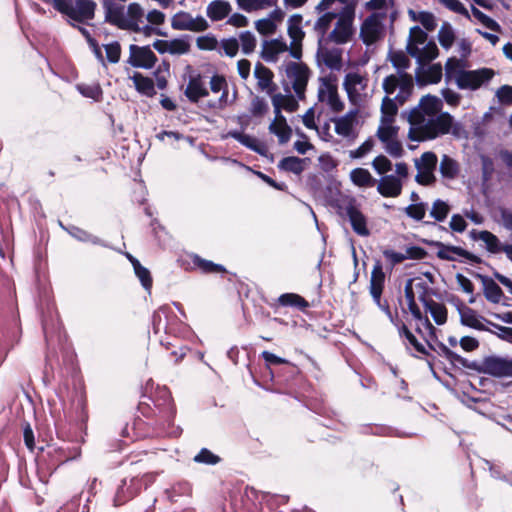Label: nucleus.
I'll return each mask as SVG.
<instances>
[{"label":"nucleus","mask_w":512,"mask_h":512,"mask_svg":"<svg viewBox=\"0 0 512 512\" xmlns=\"http://www.w3.org/2000/svg\"><path fill=\"white\" fill-rule=\"evenodd\" d=\"M317 97L319 102L326 103L335 113H339L344 109V103L338 95L337 85L330 78H320Z\"/></svg>","instance_id":"12"},{"label":"nucleus","mask_w":512,"mask_h":512,"mask_svg":"<svg viewBox=\"0 0 512 512\" xmlns=\"http://www.w3.org/2000/svg\"><path fill=\"white\" fill-rule=\"evenodd\" d=\"M321 15L318 17V19L315 21L313 25V30L317 35L318 38V44L322 45L325 44L329 30L333 24L334 21L338 18V12H332V11H324L320 13Z\"/></svg>","instance_id":"21"},{"label":"nucleus","mask_w":512,"mask_h":512,"mask_svg":"<svg viewBox=\"0 0 512 512\" xmlns=\"http://www.w3.org/2000/svg\"><path fill=\"white\" fill-rule=\"evenodd\" d=\"M383 33V24L378 14L368 16L360 28V38L366 45L378 41Z\"/></svg>","instance_id":"15"},{"label":"nucleus","mask_w":512,"mask_h":512,"mask_svg":"<svg viewBox=\"0 0 512 512\" xmlns=\"http://www.w3.org/2000/svg\"><path fill=\"white\" fill-rule=\"evenodd\" d=\"M439 170L444 178L454 179L459 173V165L454 159H452L448 155H443L440 162Z\"/></svg>","instance_id":"47"},{"label":"nucleus","mask_w":512,"mask_h":512,"mask_svg":"<svg viewBox=\"0 0 512 512\" xmlns=\"http://www.w3.org/2000/svg\"><path fill=\"white\" fill-rule=\"evenodd\" d=\"M60 14L68 18V23L77 28L87 43L95 39L88 29L78 24H87L95 17L97 4L94 0H43Z\"/></svg>","instance_id":"4"},{"label":"nucleus","mask_w":512,"mask_h":512,"mask_svg":"<svg viewBox=\"0 0 512 512\" xmlns=\"http://www.w3.org/2000/svg\"><path fill=\"white\" fill-rule=\"evenodd\" d=\"M479 239L485 243L487 250L491 253L496 254L504 250L505 244H502L498 237L489 231H481Z\"/></svg>","instance_id":"49"},{"label":"nucleus","mask_w":512,"mask_h":512,"mask_svg":"<svg viewBox=\"0 0 512 512\" xmlns=\"http://www.w3.org/2000/svg\"><path fill=\"white\" fill-rule=\"evenodd\" d=\"M232 6L228 1L225 0H213L206 8L207 17L213 21L218 22L230 15Z\"/></svg>","instance_id":"29"},{"label":"nucleus","mask_w":512,"mask_h":512,"mask_svg":"<svg viewBox=\"0 0 512 512\" xmlns=\"http://www.w3.org/2000/svg\"><path fill=\"white\" fill-rule=\"evenodd\" d=\"M171 27L180 31L202 32L208 29L209 24L202 16L193 17L188 12L179 11L172 17Z\"/></svg>","instance_id":"13"},{"label":"nucleus","mask_w":512,"mask_h":512,"mask_svg":"<svg viewBox=\"0 0 512 512\" xmlns=\"http://www.w3.org/2000/svg\"><path fill=\"white\" fill-rule=\"evenodd\" d=\"M389 59L394 68L397 69V73H407L406 69L410 66V60L402 51L392 52L389 55Z\"/></svg>","instance_id":"54"},{"label":"nucleus","mask_w":512,"mask_h":512,"mask_svg":"<svg viewBox=\"0 0 512 512\" xmlns=\"http://www.w3.org/2000/svg\"><path fill=\"white\" fill-rule=\"evenodd\" d=\"M191 263L203 273H226L224 266L216 264L210 260L201 258L197 254L191 255Z\"/></svg>","instance_id":"42"},{"label":"nucleus","mask_w":512,"mask_h":512,"mask_svg":"<svg viewBox=\"0 0 512 512\" xmlns=\"http://www.w3.org/2000/svg\"><path fill=\"white\" fill-rule=\"evenodd\" d=\"M191 491V485L186 481H181L173 485L170 490H167V494L171 501L176 502L178 496H189Z\"/></svg>","instance_id":"63"},{"label":"nucleus","mask_w":512,"mask_h":512,"mask_svg":"<svg viewBox=\"0 0 512 512\" xmlns=\"http://www.w3.org/2000/svg\"><path fill=\"white\" fill-rule=\"evenodd\" d=\"M359 432L363 435H375L382 437H411L412 434L400 432L392 427L378 424H364L359 428Z\"/></svg>","instance_id":"28"},{"label":"nucleus","mask_w":512,"mask_h":512,"mask_svg":"<svg viewBox=\"0 0 512 512\" xmlns=\"http://www.w3.org/2000/svg\"><path fill=\"white\" fill-rule=\"evenodd\" d=\"M335 132L344 138L354 140L356 134L354 133L353 120L348 116H343L334 121Z\"/></svg>","instance_id":"44"},{"label":"nucleus","mask_w":512,"mask_h":512,"mask_svg":"<svg viewBox=\"0 0 512 512\" xmlns=\"http://www.w3.org/2000/svg\"><path fill=\"white\" fill-rule=\"evenodd\" d=\"M399 105L400 104L397 102L396 97L390 98V96H385L381 104L380 120H384L385 122H394Z\"/></svg>","instance_id":"43"},{"label":"nucleus","mask_w":512,"mask_h":512,"mask_svg":"<svg viewBox=\"0 0 512 512\" xmlns=\"http://www.w3.org/2000/svg\"><path fill=\"white\" fill-rule=\"evenodd\" d=\"M431 245L438 248L437 256L443 260H455L456 255L467 259L471 258V254L461 247L445 245L439 241H433Z\"/></svg>","instance_id":"36"},{"label":"nucleus","mask_w":512,"mask_h":512,"mask_svg":"<svg viewBox=\"0 0 512 512\" xmlns=\"http://www.w3.org/2000/svg\"><path fill=\"white\" fill-rule=\"evenodd\" d=\"M157 62V56L150 46L131 44L129 47L128 63L135 68L151 69Z\"/></svg>","instance_id":"14"},{"label":"nucleus","mask_w":512,"mask_h":512,"mask_svg":"<svg viewBox=\"0 0 512 512\" xmlns=\"http://www.w3.org/2000/svg\"><path fill=\"white\" fill-rule=\"evenodd\" d=\"M254 77L257 80V88L260 91L266 92L268 95H272L276 92L277 86L273 82V72L260 62L255 65Z\"/></svg>","instance_id":"20"},{"label":"nucleus","mask_w":512,"mask_h":512,"mask_svg":"<svg viewBox=\"0 0 512 512\" xmlns=\"http://www.w3.org/2000/svg\"><path fill=\"white\" fill-rule=\"evenodd\" d=\"M184 94L192 103H197L201 98L209 95L201 74L194 72L190 74Z\"/></svg>","instance_id":"19"},{"label":"nucleus","mask_w":512,"mask_h":512,"mask_svg":"<svg viewBox=\"0 0 512 512\" xmlns=\"http://www.w3.org/2000/svg\"><path fill=\"white\" fill-rule=\"evenodd\" d=\"M438 40L440 45L444 49H449L453 45L455 40V34L452 27L449 24L445 23L441 26L438 32Z\"/></svg>","instance_id":"59"},{"label":"nucleus","mask_w":512,"mask_h":512,"mask_svg":"<svg viewBox=\"0 0 512 512\" xmlns=\"http://www.w3.org/2000/svg\"><path fill=\"white\" fill-rule=\"evenodd\" d=\"M350 180L358 187H373L377 180L365 168H355L350 172Z\"/></svg>","instance_id":"40"},{"label":"nucleus","mask_w":512,"mask_h":512,"mask_svg":"<svg viewBox=\"0 0 512 512\" xmlns=\"http://www.w3.org/2000/svg\"><path fill=\"white\" fill-rule=\"evenodd\" d=\"M242 52L246 55L251 54L256 48V38L250 31H243L239 35Z\"/></svg>","instance_id":"61"},{"label":"nucleus","mask_w":512,"mask_h":512,"mask_svg":"<svg viewBox=\"0 0 512 512\" xmlns=\"http://www.w3.org/2000/svg\"><path fill=\"white\" fill-rule=\"evenodd\" d=\"M427 343L431 350L435 351L438 355L445 357L452 364H459L465 368L471 367L469 361L466 358L450 350L442 342H436L435 344H431L429 341H427Z\"/></svg>","instance_id":"33"},{"label":"nucleus","mask_w":512,"mask_h":512,"mask_svg":"<svg viewBox=\"0 0 512 512\" xmlns=\"http://www.w3.org/2000/svg\"><path fill=\"white\" fill-rule=\"evenodd\" d=\"M169 49L171 55H183L189 52L190 42L188 36L169 40Z\"/></svg>","instance_id":"55"},{"label":"nucleus","mask_w":512,"mask_h":512,"mask_svg":"<svg viewBox=\"0 0 512 512\" xmlns=\"http://www.w3.org/2000/svg\"><path fill=\"white\" fill-rule=\"evenodd\" d=\"M450 206L447 202L436 199L430 209V216L437 222H443L450 213Z\"/></svg>","instance_id":"51"},{"label":"nucleus","mask_w":512,"mask_h":512,"mask_svg":"<svg viewBox=\"0 0 512 512\" xmlns=\"http://www.w3.org/2000/svg\"><path fill=\"white\" fill-rule=\"evenodd\" d=\"M464 62L455 57L448 58L445 63V77L448 81L456 79L461 72H464Z\"/></svg>","instance_id":"50"},{"label":"nucleus","mask_w":512,"mask_h":512,"mask_svg":"<svg viewBox=\"0 0 512 512\" xmlns=\"http://www.w3.org/2000/svg\"><path fill=\"white\" fill-rule=\"evenodd\" d=\"M129 259L133 264L135 274L139 278L142 286L144 288H151L152 278H151L149 270L147 268L143 267L137 259H135L133 257H129Z\"/></svg>","instance_id":"56"},{"label":"nucleus","mask_w":512,"mask_h":512,"mask_svg":"<svg viewBox=\"0 0 512 512\" xmlns=\"http://www.w3.org/2000/svg\"><path fill=\"white\" fill-rule=\"evenodd\" d=\"M443 75L441 64L430 65L423 73V82L435 84L440 82Z\"/></svg>","instance_id":"64"},{"label":"nucleus","mask_w":512,"mask_h":512,"mask_svg":"<svg viewBox=\"0 0 512 512\" xmlns=\"http://www.w3.org/2000/svg\"><path fill=\"white\" fill-rule=\"evenodd\" d=\"M304 159L295 157V156H289L283 158L280 162L278 167L284 171L292 172L294 174H301L304 170Z\"/></svg>","instance_id":"48"},{"label":"nucleus","mask_w":512,"mask_h":512,"mask_svg":"<svg viewBox=\"0 0 512 512\" xmlns=\"http://www.w3.org/2000/svg\"><path fill=\"white\" fill-rule=\"evenodd\" d=\"M368 85V78L358 72H349L345 75L343 86L350 101H357Z\"/></svg>","instance_id":"17"},{"label":"nucleus","mask_w":512,"mask_h":512,"mask_svg":"<svg viewBox=\"0 0 512 512\" xmlns=\"http://www.w3.org/2000/svg\"><path fill=\"white\" fill-rule=\"evenodd\" d=\"M407 52L410 56L414 57L420 64L432 61L438 56V47L435 42L430 41L423 44V47L407 44Z\"/></svg>","instance_id":"22"},{"label":"nucleus","mask_w":512,"mask_h":512,"mask_svg":"<svg viewBox=\"0 0 512 512\" xmlns=\"http://www.w3.org/2000/svg\"><path fill=\"white\" fill-rule=\"evenodd\" d=\"M317 57L331 70L339 71L342 67V50L339 48H326L318 44Z\"/></svg>","instance_id":"25"},{"label":"nucleus","mask_w":512,"mask_h":512,"mask_svg":"<svg viewBox=\"0 0 512 512\" xmlns=\"http://www.w3.org/2000/svg\"><path fill=\"white\" fill-rule=\"evenodd\" d=\"M494 75V70L486 67L477 70H464L458 75L456 85L461 90L474 91L488 84Z\"/></svg>","instance_id":"9"},{"label":"nucleus","mask_w":512,"mask_h":512,"mask_svg":"<svg viewBox=\"0 0 512 512\" xmlns=\"http://www.w3.org/2000/svg\"><path fill=\"white\" fill-rule=\"evenodd\" d=\"M287 50L288 46L282 39L264 41L261 56L267 62H275L277 60V55Z\"/></svg>","instance_id":"32"},{"label":"nucleus","mask_w":512,"mask_h":512,"mask_svg":"<svg viewBox=\"0 0 512 512\" xmlns=\"http://www.w3.org/2000/svg\"><path fill=\"white\" fill-rule=\"evenodd\" d=\"M79 450L75 449L72 453L69 449L64 447H52L48 451V455L51 457V461L54 465H62L72 459H75L79 455Z\"/></svg>","instance_id":"41"},{"label":"nucleus","mask_w":512,"mask_h":512,"mask_svg":"<svg viewBox=\"0 0 512 512\" xmlns=\"http://www.w3.org/2000/svg\"><path fill=\"white\" fill-rule=\"evenodd\" d=\"M269 131L278 137L280 144L287 143L292 135V130L282 114L275 115V119L269 125Z\"/></svg>","instance_id":"34"},{"label":"nucleus","mask_w":512,"mask_h":512,"mask_svg":"<svg viewBox=\"0 0 512 512\" xmlns=\"http://www.w3.org/2000/svg\"><path fill=\"white\" fill-rule=\"evenodd\" d=\"M402 181L395 175H384L377 184V191L383 197H398L402 192Z\"/></svg>","instance_id":"24"},{"label":"nucleus","mask_w":512,"mask_h":512,"mask_svg":"<svg viewBox=\"0 0 512 512\" xmlns=\"http://www.w3.org/2000/svg\"><path fill=\"white\" fill-rule=\"evenodd\" d=\"M409 14L413 20L419 21L421 25L428 31H433L437 26L435 17L431 12L421 11L416 14L413 10H410Z\"/></svg>","instance_id":"53"},{"label":"nucleus","mask_w":512,"mask_h":512,"mask_svg":"<svg viewBox=\"0 0 512 512\" xmlns=\"http://www.w3.org/2000/svg\"><path fill=\"white\" fill-rule=\"evenodd\" d=\"M399 332V335L401 337H404L406 339V345L412 346L417 352L422 353L424 355L429 356V359L427 360V363L431 370H433V361L435 359L434 356H431L428 351L426 350L425 346L420 343L417 338L413 335V333L407 328V326L399 321L398 319L395 320V323H393Z\"/></svg>","instance_id":"26"},{"label":"nucleus","mask_w":512,"mask_h":512,"mask_svg":"<svg viewBox=\"0 0 512 512\" xmlns=\"http://www.w3.org/2000/svg\"><path fill=\"white\" fill-rule=\"evenodd\" d=\"M427 204L424 202L413 203L408 205L404 212L405 214L415 221H422L425 217Z\"/></svg>","instance_id":"60"},{"label":"nucleus","mask_w":512,"mask_h":512,"mask_svg":"<svg viewBox=\"0 0 512 512\" xmlns=\"http://www.w3.org/2000/svg\"><path fill=\"white\" fill-rule=\"evenodd\" d=\"M38 309L41 315L42 329L49 352L46 355V365L52 367L53 351L59 348L64 357H72L66 345V334L59 320L53 295L49 290L39 294Z\"/></svg>","instance_id":"3"},{"label":"nucleus","mask_w":512,"mask_h":512,"mask_svg":"<svg viewBox=\"0 0 512 512\" xmlns=\"http://www.w3.org/2000/svg\"><path fill=\"white\" fill-rule=\"evenodd\" d=\"M105 12V20L119 28L125 21L124 7L117 5L113 0H101Z\"/></svg>","instance_id":"30"},{"label":"nucleus","mask_w":512,"mask_h":512,"mask_svg":"<svg viewBox=\"0 0 512 512\" xmlns=\"http://www.w3.org/2000/svg\"><path fill=\"white\" fill-rule=\"evenodd\" d=\"M303 17L301 14H293L287 21V32L293 44L301 43L305 33L302 30Z\"/></svg>","instance_id":"38"},{"label":"nucleus","mask_w":512,"mask_h":512,"mask_svg":"<svg viewBox=\"0 0 512 512\" xmlns=\"http://www.w3.org/2000/svg\"><path fill=\"white\" fill-rule=\"evenodd\" d=\"M480 371L493 377H512V358L496 355L482 360Z\"/></svg>","instance_id":"11"},{"label":"nucleus","mask_w":512,"mask_h":512,"mask_svg":"<svg viewBox=\"0 0 512 512\" xmlns=\"http://www.w3.org/2000/svg\"><path fill=\"white\" fill-rule=\"evenodd\" d=\"M407 302L408 311L412 314L413 318L421 323L426 330H428L431 337L435 336V327L432 325L428 317H423L420 308L415 301L414 290H404Z\"/></svg>","instance_id":"27"},{"label":"nucleus","mask_w":512,"mask_h":512,"mask_svg":"<svg viewBox=\"0 0 512 512\" xmlns=\"http://www.w3.org/2000/svg\"><path fill=\"white\" fill-rule=\"evenodd\" d=\"M487 326L489 327L487 332H490L496 335L499 339L512 344V327L502 326L492 321H487Z\"/></svg>","instance_id":"57"},{"label":"nucleus","mask_w":512,"mask_h":512,"mask_svg":"<svg viewBox=\"0 0 512 512\" xmlns=\"http://www.w3.org/2000/svg\"><path fill=\"white\" fill-rule=\"evenodd\" d=\"M340 214L350 222L355 234L368 237L371 232L368 227V217L363 213L361 204L354 197L344 198L339 205Z\"/></svg>","instance_id":"7"},{"label":"nucleus","mask_w":512,"mask_h":512,"mask_svg":"<svg viewBox=\"0 0 512 512\" xmlns=\"http://www.w3.org/2000/svg\"><path fill=\"white\" fill-rule=\"evenodd\" d=\"M196 463L205 465H216L221 458L207 448H202L193 458Z\"/></svg>","instance_id":"62"},{"label":"nucleus","mask_w":512,"mask_h":512,"mask_svg":"<svg viewBox=\"0 0 512 512\" xmlns=\"http://www.w3.org/2000/svg\"><path fill=\"white\" fill-rule=\"evenodd\" d=\"M21 338V329L18 326L7 328L0 334V365L6 359L9 351L17 345Z\"/></svg>","instance_id":"23"},{"label":"nucleus","mask_w":512,"mask_h":512,"mask_svg":"<svg viewBox=\"0 0 512 512\" xmlns=\"http://www.w3.org/2000/svg\"><path fill=\"white\" fill-rule=\"evenodd\" d=\"M436 165H437V156L435 153L433 152H424L420 159H416L415 160V167L417 168V170H422V171H430V172H433L435 171L436 169Z\"/></svg>","instance_id":"52"},{"label":"nucleus","mask_w":512,"mask_h":512,"mask_svg":"<svg viewBox=\"0 0 512 512\" xmlns=\"http://www.w3.org/2000/svg\"><path fill=\"white\" fill-rule=\"evenodd\" d=\"M174 314L171 312L168 306H162L154 312L152 316V328L154 335H158L161 332L176 333L174 324L172 323Z\"/></svg>","instance_id":"18"},{"label":"nucleus","mask_w":512,"mask_h":512,"mask_svg":"<svg viewBox=\"0 0 512 512\" xmlns=\"http://www.w3.org/2000/svg\"><path fill=\"white\" fill-rule=\"evenodd\" d=\"M136 90L147 97H153L156 94L155 85L151 78L143 76L141 73L135 72L131 76Z\"/></svg>","instance_id":"39"},{"label":"nucleus","mask_w":512,"mask_h":512,"mask_svg":"<svg viewBox=\"0 0 512 512\" xmlns=\"http://www.w3.org/2000/svg\"><path fill=\"white\" fill-rule=\"evenodd\" d=\"M472 15L481 22L486 28L492 30L493 32H501V26L494 19L487 16L485 13L480 11L475 6L471 7Z\"/></svg>","instance_id":"58"},{"label":"nucleus","mask_w":512,"mask_h":512,"mask_svg":"<svg viewBox=\"0 0 512 512\" xmlns=\"http://www.w3.org/2000/svg\"><path fill=\"white\" fill-rule=\"evenodd\" d=\"M431 295L438 296L435 290H423V293L420 295V300L425 310L431 314L434 322L437 325H443L447 321V309L442 303L431 299Z\"/></svg>","instance_id":"16"},{"label":"nucleus","mask_w":512,"mask_h":512,"mask_svg":"<svg viewBox=\"0 0 512 512\" xmlns=\"http://www.w3.org/2000/svg\"><path fill=\"white\" fill-rule=\"evenodd\" d=\"M157 472H148L142 476L124 478L117 487L113 502L114 506H121L136 497L142 489L152 485L157 477Z\"/></svg>","instance_id":"5"},{"label":"nucleus","mask_w":512,"mask_h":512,"mask_svg":"<svg viewBox=\"0 0 512 512\" xmlns=\"http://www.w3.org/2000/svg\"><path fill=\"white\" fill-rule=\"evenodd\" d=\"M443 103L436 96H423L418 105L409 112L403 111L410 124L408 138L412 141H425L448 134L453 125V117L441 112Z\"/></svg>","instance_id":"2"},{"label":"nucleus","mask_w":512,"mask_h":512,"mask_svg":"<svg viewBox=\"0 0 512 512\" xmlns=\"http://www.w3.org/2000/svg\"><path fill=\"white\" fill-rule=\"evenodd\" d=\"M488 319L478 315L476 311L471 308L463 309L461 311L460 322L462 325L473 328L478 331H487L489 327L487 326Z\"/></svg>","instance_id":"31"},{"label":"nucleus","mask_w":512,"mask_h":512,"mask_svg":"<svg viewBox=\"0 0 512 512\" xmlns=\"http://www.w3.org/2000/svg\"><path fill=\"white\" fill-rule=\"evenodd\" d=\"M227 137H231L241 143L246 148L262 155L265 152V146L255 137L245 134L238 130H231L227 133Z\"/></svg>","instance_id":"35"},{"label":"nucleus","mask_w":512,"mask_h":512,"mask_svg":"<svg viewBox=\"0 0 512 512\" xmlns=\"http://www.w3.org/2000/svg\"><path fill=\"white\" fill-rule=\"evenodd\" d=\"M393 123L394 122H385L384 120H380L376 136L382 143L398 137L399 127L395 126Z\"/></svg>","instance_id":"46"},{"label":"nucleus","mask_w":512,"mask_h":512,"mask_svg":"<svg viewBox=\"0 0 512 512\" xmlns=\"http://www.w3.org/2000/svg\"><path fill=\"white\" fill-rule=\"evenodd\" d=\"M285 73L298 99H303L310 77V70L307 65L299 62H289L286 64Z\"/></svg>","instance_id":"10"},{"label":"nucleus","mask_w":512,"mask_h":512,"mask_svg":"<svg viewBox=\"0 0 512 512\" xmlns=\"http://www.w3.org/2000/svg\"><path fill=\"white\" fill-rule=\"evenodd\" d=\"M382 87L386 96L392 95L398 89L395 97L399 104H404L413 91V78L408 73L391 74L383 79Z\"/></svg>","instance_id":"8"},{"label":"nucleus","mask_w":512,"mask_h":512,"mask_svg":"<svg viewBox=\"0 0 512 512\" xmlns=\"http://www.w3.org/2000/svg\"><path fill=\"white\" fill-rule=\"evenodd\" d=\"M238 7L245 12H253L275 6L277 0H236Z\"/></svg>","instance_id":"45"},{"label":"nucleus","mask_w":512,"mask_h":512,"mask_svg":"<svg viewBox=\"0 0 512 512\" xmlns=\"http://www.w3.org/2000/svg\"><path fill=\"white\" fill-rule=\"evenodd\" d=\"M355 19V5H346L338 12L334 28L329 32L325 44L335 43L343 45L348 43L355 32L353 23Z\"/></svg>","instance_id":"6"},{"label":"nucleus","mask_w":512,"mask_h":512,"mask_svg":"<svg viewBox=\"0 0 512 512\" xmlns=\"http://www.w3.org/2000/svg\"><path fill=\"white\" fill-rule=\"evenodd\" d=\"M138 410L148 421L136 418L131 427L127 425L122 430L123 437L139 440L148 437L180 435V428L173 425L176 411L171 393L166 387H157L150 395H143Z\"/></svg>","instance_id":"1"},{"label":"nucleus","mask_w":512,"mask_h":512,"mask_svg":"<svg viewBox=\"0 0 512 512\" xmlns=\"http://www.w3.org/2000/svg\"><path fill=\"white\" fill-rule=\"evenodd\" d=\"M278 303L283 307H292L298 311L306 312L310 307L309 302L302 296L295 293H285L279 296Z\"/></svg>","instance_id":"37"}]
</instances>
